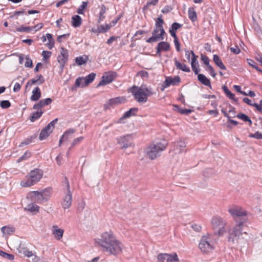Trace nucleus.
Instances as JSON below:
<instances>
[{"label":"nucleus","instance_id":"1","mask_svg":"<svg viewBox=\"0 0 262 262\" xmlns=\"http://www.w3.org/2000/svg\"><path fill=\"white\" fill-rule=\"evenodd\" d=\"M95 242L103 252L109 255L117 256L122 251L121 243L111 231L103 233L100 238L95 239Z\"/></svg>","mask_w":262,"mask_h":262},{"label":"nucleus","instance_id":"2","mask_svg":"<svg viewBox=\"0 0 262 262\" xmlns=\"http://www.w3.org/2000/svg\"><path fill=\"white\" fill-rule=\"evenodd\" d=\"M244 222H239L232 229H228V239L229 242L234 243L237 241L238 243H241V239L247 240L248 233L245 230Z\"/></svg>","mask_w":262,"mask_h":262},{"label":"nucleus","instance_id":"3","mask_svg":"<svg viewBox=\"0 0 262 262\" xmlns=\"http://www.w3.org/2000/svg\"><path fill=\"white\" fill-rule=\"evenodd\" d=\"M131 92L135 99L139 103H145L148 97L153 94L152 89L146 85L134 86Z\"/></svg>","mask_w":262,"mask_h":262},{"label":"nucleus","instance_id":"4","mask_svg":"<svg viewBox=\"0 0 262 262\" xmlns=\"http://www.w3.org/2000/svg\"><path fill=\"white\" fill-rule=\"evenodd\" d=\"M166 146L167 143L164 140L154 142L146 149L145 154L150 159H155L161 155Z\"/></svg>","mask_w":262,"mask_h":262},{"label":"nucleus","instance_id":"5","mask_svg":"<svg viewBox=\"0 0 262 262\" xmlns=\"http://www.w3.org/2000/svg\"><path fill=\"white\" fill-rule=\"evenodd\" d=\"M52 192V189L49 187L40 191H30L28 193L27 198L35 203L41 204L50 199Z\"/></svg>","mask_w":262,"mask_h":262},{"label":"nucleus","instance_id":"6","mask_svg":"<svg viewBox=\"0 0 262 262\" xmlns=\"http://www.w3.org/2000/svg\"><path fill=\"white\" fill-rule=\"evenodd\" d=\"M43 171L39 169L31 170L25 178L20 181V185L23 187H29L37 183L41 179Z\"/></svg>","mask_w":262,"mask_h":262},{"label":"nucleus","instance_id":"7","mask_svg":"<svg viewBox=\"0 0 262 262\" xmlns=\"http://www.w3.org/2000/svg\"><path fill=\"white\" fill-rule=\"evenodd\" d=\"M211 225L215 234L219 236H223L227 232V222L219 215L212 217Z\"/></svg>","mask_w":262,"mask_h":262},{"label":"nucleus","instance_id":"8","mask_svg":"<svg viewBox=\"0 0 262 262\" xmlns=\"http://www.w3.org/2000/svg\"><path fill=\"white\" fill-rule=\"evenodd\" d=\"M215 243L216 241L212 235L207 234L202 237L199 244V248L203 253H209L214 249Z\"/></svg>","mask_w":262,"mask_h":262},{"label":"nucleus","instance_id":"9","mask_svg":"<svg viewBox=\"0 0 262 262\" xmlns=\"http://www.w3.org/2000/svg\"><path fill=\"white\" fill-rule=\"evenodd\" d=\"M95 76L96 74L92 73L86 77L77 78L75 84L76 87L84 88L88 86L95 79Z\"/></svg>","mask_w":262,"mask_h":262},{"label":"nucleus","instance_id":"10","mask_svg":"<svg viewBox=\"0 0 262 262\" xmlns=\"http://www.w3.org/2000/svg\"><path fill=\"white\" fill-rule=\"evenodd\" d=\"M57 121V119H54L41 131L39 137L40 140L45 139L49 136L54 128L55 124Z\"/></svg>","mask_w":262,"mask_h":262},{"label":"nucleus","instance_id":"11","mask_svg":"<svg viewBox=\"0 0 262 262\" xmlns=\"http://www.w3.org/2000/svg\"><path fill=\"white\" fill-rule=\"evenodd\" d=\"M158 260L159 262H179V258L176 253L172 254L160 253L157 256Z\"/></svg>","mask_w":262,"mask_h":262},{"label":"nucleus","instance_id":"12","mask_svg":"<svg viewBox=\"0 0 262 262\" xmlns=\"http://www.w3.org/2000/svg\"><path fill=\"white\" fill-rule=\"evenodd\" d=\"M228 211L233 217L246 216L247 215L246 211L242 207L237 206L229 207Z\"/></svg>","mask_w":262,"mask_h":262},{"label":"nucleus","instance_id":"13","mask_svg":"<svg viewBox=\"0 0 262 262\" xmlns=\"http://www.w3.org/2000/svg\"><path fill=\"white\" fill-rule=\"evenodd\" d=\"M160 30L154 29L152 33V36L149 38L146 41L148 43H151L160 40H163L164 39L163 35L165 33V32L164 29Z\"/></svg>","mask_w":262,"mask_h":262},{"label":"nucleus","instance_id":"14","mask_svg":"<svg viewBox=\"0 0 262 262\" xmlns=\"http://www.w3.org/2000/svg\"><path fill=\"white\" fill-rule=\"evenodd\" d=\"M116 76V73L113 72H105L102 77V80L99 82L98 85H103L112 82Z\"/></svg>","mask_w":262,"mask_h":262},{"label":"nucleus","instance_id":"15","mask_svg":"<svg viewBox=\"0 0 262 262\" xmlns=\"http://www.w3.org/2000/svg\"><path fill=\"white\" fill-rule=\"evenodd\" d=\"M117 140L118 143L121 146L122 148H126L133 145L132 138L129 135L120 137Z\"/></svg>","mask_w":262,"mask_h":262},{"label":"nucleus","instance_id":"16","mask_svg":"<svg viewBox=\"0 0 262 262\" xmlns=\"http://www.w3.org/2000/svg\"><path fill=\"white\" fill-rule=\"evenodd\" d=\"M72 194L70 190L69 184H67V190L66 195L62 203V206L64 209L69 208L72 204Z\"/></svg>","mask_w":262,"mask_h":262},{"label":"nucleus","instance_id":"17","mask_svg":"<svg viewBox=\"0 0 262 262\" xmlns=\"http://www.w3.org/2000/svg\"><path fill=\"white\" fill-rule=\"evenodd\" d=\"M52 234L54 238L60 241L63 237L64 230L59 228L57 226L54 225L52 227Z\"/></svg>","mask_w":262,"mask_h":262},{"label":"nucleus","instance_id":"18","mask_svg":"<svg viewBox=\"0 0 262 262\" xmlns=\"http://www.w3.org/2000/svg\"><path fill=\"white\" fill-rule=\"evenodd\" d=\"M191 53L192 55L191 61V68L194 74L198 75L200 71L199 66L197 60L198 56H196L192 51H191Z\"/></svg>","mask_w":262,"mask_h":262},{"label":"nucleus","instance_id":"19","mask_svg":"<svg viewBox=\"0 0 262 262\" xmlns=\"http://www.w3.org/2000/svg\"><path fill=\"white\" fill-rule=\"evenodd\" d=\"M68 58V52L67 50L63 48H61L60 55L58 57V61L61 64H63L66 62Z\"/></svg>","mask_w":262,"mask_h":262},{"label":"nucleus","instance_id":"20","mask_svg":"<svg viewBox=\"0 0 262 262\" xmlns=\"http://www.w3.org/2000/svg\"><path fill=\"white\" fill-rule=\"evenodd\" d=\"M180 81V78L179 76H176L174 78L167 77L166 78L164 83V86L167 88L170 85H176Z\"/></svg>","mask_w":262,"mask_h":262},{"label":"nucleus","instance_id":"21","mask_svg":"<svg viewBox=\"0 0 262 262\" xmlns=\"http://www.w3.org/2000/svg\"><path fill=\"white\" fill-rule=\"evenodd\" d=\"M44 78L41 75H38L35 78L29 81L26 85V88L29 85H32L34 84H41L44 82Z\"/></svg>","mask_w":262,"mask_h":262},{"label":"nucleus","instance_id":"22","mask_svg":"<svg viewBox=\"0 0 262 262\" xmlns=\"http://www.w3.org/2000/svg\"><path fill=\"white\" fill-rule=\"evenodd\" d=\"M25 209L35 214L39 211V206H38L35 202H32L28 204Z\"/></svg>","mask_w":262,"mask_h":262},{"label":"nucleus","instance_id":"23","mask_svg":"<svg viewBox=\"0 0 262 262\" xmlns=\"http://www.w3.org/2000/svg\"><path fill=\"white\" fill-rule=\"evenodd\" d=\"M15 231V228L12 226H4L1 228V231L3 234V236L7 237L9 235L11 234Z\"/></svg>","mask_w":262,"mask_h":262},{"label":"nucleus","instance_id":"24","mask_svg":"<svg viewBox=\"0 0 262 262\" xmlns=\"http://www.w3.org/2000/svg\"><path fill=\"white\" fill-rule=\"evenodd\" d=\"M170 48L169 44L165 41L160 42L157 46V53H159L161 51H167Z\"/></svg>","mask_w":262,"mask_h":262},{"label":"nucleus","instance_id":"25","mask_svg":"<svg viewBox=\"0 0 262 262\" xmlns=\"http://www.w3.org/2000/svg\"><path fill=\"white\" fill-rule=\"evenodd\" d=\"M31 100L33 101L38 100L41 97V91L38 87H36L32 91Z\"/></svg>","mask_w":262,"mask_h":262},{"label":"nucleus","instance_id":"26","mask_svg":"<svg viewBox=\"0 0 262 262\" xmlns=\"http://www.w3.org/2000/svg\"><path fill=\"white\" fill-rule=\"evenodd\" d=\"M174 64L176 68L180 69L184 72H190L189 68L185 64L180 63L177 59H174Z\"/></svg>","mask_w":262,"mask_h":262},{"label":"nucleus","instance_id":"27","mask_svg":"<svg viewBox=\"0 0 262 262\" xmlns=\"http://www.w3.org/2000/svg\"><path fill=\"white\" fill-rule=\"evenodd\" d=\"M82 23V19L80 16L74 15L72 18V24L73 27L77 28L79 27Z\"/></svg>","mask_w":262,"mask_h":262},{"label":"nucleus","instance_id":"28","mask_svg":"<svg viewBox=\"0 0 262 262\" xmlns=\"http://www.w3.org/2000/svg\"><path fill=\"white\" fill-rule=\"evenodd\" d=\"M198 80L203 84L206 86L210 85V81L208 78H207L204 75L202 74H198Z\"/></svg>","mask_w":262,"mask_h":262},{"label":"nucleus","instance_id":"29","mask_svg":"<svg viewBox=\"0 0 262 262\" xmlns=\"http://www.w3.org/2000/svg\"><path fill=\"white\" fill-rule=\"evenodd\" d=\"M213 60L216 65L219 67L220 69L223 70L226 69V67L223 64L221 59L219 57V56L217 55H214L213 57Z\"/></svg>","mask_w":262,"mask_h":262},{"label":"nucleus","instance_id":"30","mask_svg":"<svg viewBox=\"0 0 262 262\" xmlns=\"http://www.w3.org/2000/svg\"><path fill=\"white\" fill-rule=\"evenodd\" d=\"M43 113V112L42 110L37 111L33 113L30 118V121L32 122H34L41 116Z\"/></svg>","mask_w":262,"mask_h":262},{"label":"nucleus","instance_id":"31","mask_svg":"<svg viewBox=\"0 0 262 262\" xmlns=\"http://www.w3.org/2000/svg\"><path fill=\"white\" fill-rule=\"evenodd\" d=\"M75 132V129L72 128L69 129L64 133L62 136V138H64L65 141H68L73 137V135Z\"/></svg>","mask_w":262,"mask_h":262},{"label":"nucleus","instance_id":"32","mask_svg":"<svg viewBox=\"0 0 262 262\" xmlns=\"http://www.w3.org/2000/svg\"><path fill=\"white\" fill-rule=\"evenodd\" d=\"M188 16L189 19L192 21H194L196 19L197 15L196 13L193 8H189L188 9Z\"/></svg>","mask_w":262,"mask_h":262},{"label":"nucleus","instance_id":"33","mask_svg":"<svg viewBox=\"0 0 262 262\" xmlns=\"http://www.w3.org/2000/svg\"><path fill=\"white\" fill-rule=\"evenodd\" d=\"M173 106L175 111H177V112H179L182 114L188 115L192 112L191 110L181 108L178 105H174Z\"/></svg>","mask_w":262,"mask_h":262},{"label":"nucleus","instance_id":"34","mask_svg":"<svg viewBox=\"0 0 262 262\" xmlns=\"http://www.w3.org/2000/svg\"><path fill=\"white\" fill-rule=\"evenodd\" d=\"M106 7L104 5H102L101 7L100 11L99 13V23L102 21L105 18L104 14L106 12Z\"/></svg>","mask_w":262,"mask_h":262},{"label":"nucleus","instance_id":"35","mask_svg":"<svg viewBox=\"0 0 262 262\" xmlns=\"http://www.w3.org/2000/svg\"><path fill=\"white\" fill-rule=\"evenodd\" d=\"M46 37L49 41L47 43V46L49 49H51L54 46V40L51 34L47 33Z\"/></svg>","mask_w":262,"mask_h":262},{"label":"nucleus","instance_id":"36","mask_svg":"<svg viewBox=\"0 0 262 262\" xmlns=\"http://www.w3.org/2000/svg\"><path fill=\"white\" fill-rule=\"evenodd\" d=\"M138 109L137 108H132L128 111L126 112L124 114L123 117L124 118H128L132 116H133L136 114L137 112Z\"/></svg>","mask_w":262,"mask_h":262},{"label":"nucleus","instance_id":"37","mask_svg":"<svg viewBox=\"0 0 262 262\" xmlns=\"http://www.w3.org/2000/svg\"><path fill=\"white\" fill-rule=\"evenodd\" d=\"M17 31L20 32H29L32 31L33 30V28L31 27H27L21 26L20 27L17 28Z\"/></svg>","mask_w":262,"mask_h":262},{"label":"nucleus","instance_id":"38","mask_svg":"<svg viewBox=\"0 0 262 262\" xmlns=\"http://www.w3.org/2000/svg\"><path fill=\"white\" fill-rule=\"evenodd\" d=\"M164 21L161 17H159L156 21V27L155 29H157L159 30L160 29H164L163 28V24Z\"/></svg>","mask_w":262,"mask_h":262},{"label":"nucleus","instance_id":"39","mask_svg":"<svg viewBox=\"0 0 262 262\" xmlns=\"http://www.w3.org/2000/svg\"><path fill=\"white\" fill-rule=\"evenodd\" d=\"M223 89L227 97L230 99L235 100L234 95L226 86H223Z\"/></svg>","mask_w":262,"mask_h":262},{"label":"nucleus","instance_id":"40","mask_svg":"<svg viewBox=\"0 0 262 262\" xmlns=\"http://www.w3.org/2000/svg\"><path fill=\"white\" fill-rule=\"evenodd\" d=\"M88 5V2H83L82 3V4L80 5V6L78 9L77 12L79 14H83L84 12V10L86 8Z\"/></svg>","mask_w":262,"mask_h":262},{"label":"nucleus","instance_id":"41","mask_svg":"<svg viewBox=\"0 0 262 262\" xmlns=\"http://www.w3.org/2000/svg\"><path fill=\"white\" fill-rule=\"evenodd\" d=\"M237 117L239 119H240L245 122H249L250 124H252V121L250 120V119L249 118V117L244 114H239L237 115Z\"/></svg>","mask_w":262,"mask_h":262},{"label":"nucleus","instance_id":"42","mask_svg":"<svg viewBox=\"0 0 262 262\" xmlns=\"http://www.w3.org/2000/svg\"><path fill=\"white\" fill-rule=\"evenodd\" d=\"M0 256L2 257L10 259V260H13L14 259V256L12 254H10L9 253H7L5 252H4L3 251L0 250Z\"/></svg>","mask_w":262,"mask_h":262},{"label":"nucleus","instance_id":"43","mask_svg":"<svg viewBox=\"0 0 262 262\" xmlns=\"http://www.w3.org/2000/svg\"><path fill=\"white\" fill-rule=\"evenodd\" d=\"M99 26L100 29L99 32H101V33L106 32L111 28V26L107 24L100 25Z\"/></svg>","mask_w":262,"mask_h":262},{"label":"nucleus","instance_id":"44","mask_svg":"<svg viewBox=\"0 0 262 262\" xmlns=\"http://www.w3.org/2000/svg\"><path fill=\"white\" fill-rule=\"evenodd\" d=\"M177 149L179 147V152L181 153L183 151V148L186 146V144L184 141L180 140L177 142Z\"/></svg>","mask_w":262,"mask_h":262},{"label":"nucleus","instance_id":"45","mask_svg":"<svg viewBox=\"0 0 262 262\" xmlns=\"http://www.w3.org/2000/svg\"><path fill=\"white\" fill-rule=\"evenodd\" d=\"M87 60V57H83L82 56L78 57L76 58V62L78 65H82L86 62Z\"/></svg>","mask_w":262,"mask_h":262},{"label":"nucleus","instance_id":"46","mask_svg":"<svg viewBox=\"0 0 262 262\" xmlns=\"http://www.w3.org/2000/svg\"><path fill=\"white\" fill-rule=\"evenodd\" d=\"M31 156V153L29 151H26L25 154L20 157L17 160V162L19 163L24 160H27Z\"/></svg>","mask_w":262,"mask_h":262},{"label":"nucleus","instance_id":"47","mask_svg":"<svg viewBox=\"0 0 262 262\" xmlns=\"http://www.w3.org/2000/svg\"><path fill=\"white\" fill-rule=\"evenodd\" d=\"M137 76L141 77L143 79H147L148 77V73L145 71H140L137 73Z\"/></svg>","mask_w":262,"mask_h":262},{"label":"nucleus","instance_id":"48","mask_svg":"<svg viewBox=\"0 0 262 262\" xmlns=\"http://www.w3.org/2000/svg\"><path fill=\"white\" fill-rule=\"evenodd\" d=\"M41 54H42V56H43V59H42L43 60H46L51 57V56L52 55V53L50 51H42Z\"/></svg>","mask_w":262,"mask_h":262},{"label":"nucleus","instance_id":"49","mask_svg":"<svg viewBox=\"0 0 262 262\" xmlns=\"http://www.w3.org/2000/svg\"><path fill=\"white\" fill-rule=\"evenodd\" d=\"M39 102L43 107L51 103L52 100L51 98H48L45 99H42Z\"/></svg>","mask_w":262,"mask_h":262},{"label":"nucleus","instance_id":"50","mask_svg":"<svg viewBox=\"0 0 262 262\" xmlns=\"http://www.w3.org/2000/svg\"><path fill=\"white\" fill-rule=\"evenodd\" d=\"M26 61L25 63V66L27 68H32L33 67V63L32 60L28 56H26Z\"/></svg>","mask_w":262,"mask_h":262},{"label":"nucleus","instance_id":"51","mask_svg":"<svg viewBox=\"0 0 262 262\" xmlns=\"http://www.w3.org/2000/svg\"><path fill=\"white\" fill-rule=\"evenodd\" d=\"M10 103L8 100H3L1 102L0 105L3 108H7L10 106Z\"/></svg>","mask_w":262,"mask_h":262},{"label":"nucleus","instance_id":"52","mask_svg":"<svg viewBox=\"0 0 262 262\" xmlns=\"http://www.w3.org/2000/svg\"><path fill=\"white\" fill-rule=\"evenodd\" d=\"M84 138L83 137H79L77 138L74 140L72 143V146H74L77 145L79 143H80L83 140Z\"/></svg>","mask_w":262,"mask_h":262},{"label":"nucleus","instance_id":"53","mask_svg":"<svg viewBox=\"0 0 262 262\" xmlns=\"http://www.w3.org/2000/svg\"><path fill=\"white\" fill-rule=\"evenodd\" d=\"M247 61H248V64L250 66L252 67L253 68L255 69L258 71H260V69L257 66H256V63L253 60L248 59Z\"/></svg>","mask_w":262,"mask_h":262},{"label":"nucleus","instance_id":"54","mask_svg":"<svg viewBox=\"0 0 262 262\" xmlns=\"http://www.w3.org/2000/svg\"><path fill=\"white\" fill-rule=\"evenodd\" d=\"M249 136L257 139H262V134L258 132L255 133L254 134H251Z\"/></svg>","mask_w":262,"mask_h":262},{"label":"nucleus","instance_id":"55","mask_svg":"<svg viewBox=\"0 0 262 262\" xmlns=\"http://www.w3.org/2000/svg\"><path fill=\"white\" fill-rule=\"evenodd\" d=\"M69 36V34H64L61 35H59L58 36L57 40L59 42H61L63 40L67 39Z\"/></svg>","mask_w":262,"mask_h":262},{"label":"nucleus","instance_id":"56","mask_svg":"<svg viewBox=\"0 0 262 262\" xmlns=\"http://www.w3.org/2000/svg\"><path fill=\"white\" fill-rule=\"evenodd\" d=\"M181 27H182V25H181L178 23H174L172 24L171 27L170 28V29L176 31L178 29L180 28Z\"/></svg>","mask_w":262,"mask_h":262},{"label":"nucleus","instance_id":"57","mask_svg":"<svg viewBox=\"0 0 262 262\" xmlns=\"http://www.w3.org/2000/svg\"><path fill=\"white\" fill-rule=\"evenodd\" d=\"M201 60L203 61L204 63L206 66L209 64V59L207 56L201 55Z\"/></svg>","mask_w":262,"mask_h":262},{"label":"nucleus","instance_id":"58","mask_svg":"<svg viewBox=\"0 0 262 262\" xmlns=\"http://www.w3.org/2000/svg\"><path fill=\"white\" fill-rule=\"evenodd\" d=\"M23 253L25 256L29 258L31 257L32 255L34 254L32 251H29L27 249H24Z\"/></svg>","mask_w":262,"mask_h":262},{"label":"nucleus","instance_id":"59","mask_svg":"<svg viewBox=\"0 0 262 262\" xmlns=\"http://www.w3.org/2000/svg\"><path fill=\"white\" fill-rule=\"evenodd\" d=\"M42 105H41V103L40 102L37 103H35L33 106V108L34 109V110H37V111H40V110H41V108L42 107Z\"/></svg>","mask_w":262,"mask_h":262},{"label":"nucleus","instance_id":"60","mask_svg":"<svg viewBox=\"0 0 262 262\" xmlns=\"http://www.w3.org/2000/svg\"><path fill=\"white\" fill-rule=\"evenodd\" d=\"M42 27L43 24L42 23H39L32 27L33 28V30L32 31L36 32L39 30Z\"/></svg>","mask_w":262,"mask_h":262},{"label":"nucleus","instance_id":"61","mask_svg":"<svg viewBox=\"0 0 262 262\" xmlns=\"http://www.w3.org/2000/svg\"><path fill=\"white\" fill-rule=\"evenodd\" d=\"M159 2V0H149L146 4V6L148 7L150 5L155 6Z\"/></svg>","mask_w":262,"mask_h":262},{"label":"nucleus","instance_id":"62","mask_svg":"<svg viewBox=\"0 0 262 262\" xmlns=\"http://www.w3.org/2000/svg\"><path fill=\"white\" fill-rule=\"evenodd\" d=\"M30 260L32 262H38L40 260L39 257L37 256L34 253L32 255L31 257H30Z\"/></svg>","mask_w":262,"mask_h":262},{"label":"nucleus","instance_id":"63","mask_svg":"<svg viewBox=\"0 0 262 262\" xmlns=\"http://www.w3.org/2000/svg\"><path fill=\"white\" fill-rule=\"evenodd\" d=\"M231 51L235 54H238L240 52V49L237 47H232L230 48Z\"/></svg>","mask_w":262,"mask_h":262},{"label":"nucleus","instance_id":"64","mask_svg":"<svg viewBox=\"0 0 262 262\" xmlns=\"http://www.w3.org/2000/svg\"><path fill=\"white\" fill-rule=\"evenodd\" d=\"M20 88H21L20 84L19 83L16 82L14 84V88H13V91L14 92H18L20 90Z\"/></svg>","mask_w":262,"mask_h":262}]
</instances>
